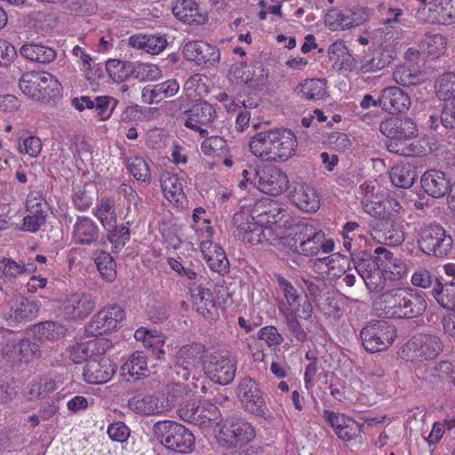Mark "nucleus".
<instances>
[{
	"instance_id": "1",
	"label": "nucleus",
	"mask_w": 455,
	"mask_h": 455,
	"mask_svg": "<svg viewBox=\"0 0 455 455\" xmlns=\"http://www.w3.org/2000/svg\"><path fill=\"white\" fill-rule=\"evenodd\" d=\"M364 211L375 217L373 228L377 237L387 245L398 246L404 241L401 216L402 206L392 197L364 203Z\"/></svg>"
},
{
	"instance_id": "2",
	"label": "nucleus",
	"mask_w": 455,
	"mask_h": 455,
	"mask_svg": "<svg viewBox=\"0 0 455 455\" xmlns=\"http://www.w3.org/2000/svg\"><path fill=\"white\" fill-rule=\"evenodd\" d=\"M155 438L166 449L179 453L191 452L195 446L194 435L181 424L172 420L156 422L153 427Z\"/></svg>"
},
{
	"instance_id": "3",
	"label": "nucleus",
	"mask_w": 455,
	"mask_h": 455,
	"mask_svg": "<svg viewBox=\"0 0 455 455\" xmlns=\"http://www.w3.org/2000/svg\"><path fill=\"white\" fill-rule=\"evenodd\" d=\"M19 86L21 92L36 100L52 99L60 95L61 85L47 72L31 71L22 75Z\"/></svg>"
},
{
	"instance_id": "4",
	"label": "nucleus",
	"mask_w": 455,
	"mask_h": 455,
	"mask_svg": "<svg viewBox=\"0 0 455 455\" xmlns=\"http://www.w3.org/2000/svg\"><path fill=\"white\" fill-rule=\"evenodd\" d=\"M360 337L364 349L373 354L389 347L396 337V330L385 320H375L361 330Z\"/></svg>"
},
{
	"instance_id": "5",
	"label": "nucleus",
	"mask_w": 455,
	"mask_h": 455,
	"mask_svg": "<svg viewBox=\"0 0 455 455\" xmlns=\"http://www.w3.org/2000/svg\"><path fill=\"white\" fill-rule=\"evenodd\" d=\"M205 347L197 342L180 347L174 355L171 370L178 378L187 380L194 374L201 363Z\"/></svg>"
},
{
	"instance_id": "6",
	"label": "nucleus",
	"mask_w": 455,
	"mask_h": 455,
	"mask_svg": "<svg viewBox=\"0 0 455 455\" xmlns=\"http://www.w3.org/2000/svg\"><path fill=\"white\" fill-rule=\"evenodd\" d=\"M233 223L235 226V236L247 242L251 245L268 243L272 234V228L255 220L254 217L245 213H235L233 216Z\"/></svg>"
},
{
	"instance_id": "7",
	"label": "nucleus",
	"mask_w": 455,
	"mask_h": 455,
	"mask_svg": "<svg viewBox=\"0 0 455 455\" xmlns=\"http://www.w3.org/2000/svg\"><path fill=\"white\" fill-rule=\"evenodd\" d=\"M420 250L427 255L443 258L452 250L453 240L440 225L424 228L419 239Z\"/></svg>"
},
{
	"instance_id": "8",
	"label": "nucleus",
	"mask_w": 455,
	"mask_h": 455,
	"mask_svg": "<svg viewBox=\"0 0 455 455\" xmlns=\"http://www.w3.org/2000/svg\"><path fill=\"white\" fill-rule=\"evenodd\" d=\"M254 186L265 194L279 196L289 185V180L284 172L273 165L258 168L253 173Z\"/></svg>"
},
{
	"instance_id": "9",
	"label": "nucleus",
	"mask_w": 455,
	"mask_h": 455,
	"mask_svg": "<svg viewBox=\"0 0 455 455\" xmlns=\"http://www.w3.org/2000/svg\"><path fill=\"white\" fill-rule=\"evenodd\" d=\"M204 371L208 378L220 385L230 384L235 376L236 362L223 353H212L204 363Z\"/></svg>"
},
{
	"instance_id": "10",
	"label": "nucleus",
	"mask_w": 455,
	"mask_h": 455,
	"mask_svg": "<svg viewBox=\"0 0 455 455\" xmlns=\"http://www.w3.org/2000/svg\"><path fill=\"white\" fill-rule=\"evenodd\" d=\"M124 309L116 304L105 307L95 314L88 326L86 332L89 336L98 337L108 331L115 330L124 319Z\"/></svg>"
},
{
	"instance_id": "11",
	"label": "nucleus",
	"mask_w": 455,
	"mask_h": 455,
	"mask_svg": "<svg viewBox=\"0 0 455 455\" xmlns=\"http://www.w3.org/2000/svg\"><path fill=\"white\" fill-rule=\"evenodd\" d=\"M236 395L247 411L257 416L266 414V403L254 379L250 377L242 379L236 387Z\"/></svg>"
},
{
	"instance_id": "12",
	"label": "nucleus",
	"mask_w": 455,
	"mask_h": 455,
	"mask_svg": "<svg viewBox=\"0 0 455 455\" xmlns=\"http://www.w3.org/2000/svg\"><path fill=\"white\" fill-rule=\"evenodd\" d=\"M6 301L8 307L7 319L17 323H25L36 319L38 315L40 304L36 300H30L20 293L13 294Z\"/></svg>"
},
{
	"instance_id": "13",
	"label": "nucleus",
	"mask_w": 455,
	"mask_h": 455,
	"mask_svg": "<svg viewBox=\"0 0 455 455\" xmlns=\"http://www.w3.org/2000/svg\"><path fill=\"white\" fill-rule=\"evenodd\" d=\"M406 297L404 289H392L382 293L375 301V308L379 315L386 318H404Z\"/></svg>"
},
{
	"instance_id": "14",
	"label": "nucleus",
	"mask_w": 455,
	"mask_h": 455,
	"mask_svg": "<svg viewBox=\"0 0 455 455\" xmlns=\"http://www.w3.org/2000/svg\"><path fill=\"white\" fill-rule=\"evenodd\" d=\"M380 132L396 140H409L418 134L416 123L410 117H388L379 124Z\"/></svg>"
},
{
	"instance_id": "15",
	"label": "nucleus",
	"mask_w": 455,
	"mask_h": 455,
	"mask_svg": "<svg viewBox=\"0 0 455 455\" xmlns=\"http://www.w3.org/2000/svg\"><path fill=\"white\" fill-rule=\"evenodd\" d=\"M115 364L106 356L98 355L87 360L83 371L84 381L89 384H103L115 374Z\"/></svg>"
},
{
	"instance_id": "16",
	"label": "nucleus",
	"mask_w": 455,
	"mask_h": 455,
	"mask_svg": "<svg viewBox=\"0 0 455 455\" xmlns=\"http://www.w3.org/2000/svg\"><path fill=\"white\" fill-rule=\"evenodd\" d=\"M96 301L89 293H72L62 304L64 317L69 320H81L88 316L95 308Z\"/></svg>"
},
{
	"instance_id": "17",
	"label": "nucleus",
	"mask_w": 455,
	"mask_h": 455,
	"mask_svg": "<svg viewBox=\"0 0 455 455\" xmlns=\"http://www.w3.org/2000/svg\"><path fill=\"white\" fill-rule=\"evenodd\" d=\"M183 53L188 60L195 61L197 65L212 66L219 62L220 50L202 40L188 42L183 48Z\"/></svg>"
},
{
	"instance_id": "18",
	"label": "nucleus",
	"mask_w": 455,
	"mask_h": 455,
	"mask_svg": "<svg viewBox=\"0 0 455 455\" xmlns=\"http://www.w3.org/2000/svg\"><path fill=\"white\" fill-rule=\"evenodd\" d=\"M271 162L285 161L291 158L297 148L295 134L289 129H274Z\"/></svg>"
},
{
	"instance_id": "19",
	"label": "nucleus",
	"mask_w": 455,
	"mask_h": 455,
	"mask_svg": "<svg viewBox=\"0 0 455 455\" xmlns=\"http://www.w3.org/2000/svg\"><path fill=\"white\" fill-rule=\"evenodd\" d=\"M411 104L408 92L397 86L383 89L379 98V107L390 114L402 113L409 109Z\"/></svg>"
},
{
	"instance_id": "20",
	"label": "nucleus",
	"mask_w": 455,
	"mask_h": 455,
	"mask_svg": "<svg viewBox=\"0 0 455 455\" xmlns=\"http://www.w3.org/2000/svg\"><path fill=\"white\" fill-rule=\"evenodd\" d=\"M292 203L301 211L315 212L319 209V197L314 188L304 182H296L290 193Z\"/></svg>"
},
{
	"instance_id": "21",
	"label": "nucleus",
	"mask_w": 455,
	"mask_h": 455,
	"mask_svg": "<svg viewBox=\"0 0 455 455\" xmlns=\"http://www.w3.org/2000/svg\"><path fill=\"white\" fill-rule=\"evenodd\" d=\"M220 435L227 438L226 442L230 445L236 443H248L255 437L253 427L242 418H233L228 426L223 427Z\"/></svg>"
},
{
	"instance_id": "22",
	"label": "nucleus",
	"mask_w": 455,
	"mask_h": 455,
	"mask_svg": "<svg viewBox=\"0 0 455 455\" xmlns=\"http://www.w3.org/2000/svg\"><path fill=\"white\" fill-rule=\"evenodd\" d=\"M112 347V343L106 339L90 340L85 343H76L68 349L69 358L75 363H81L89 360L93 353L101 354Z\"/></svg>"
},
{
	"instance_id": "23",
	"label": "nucleus",
	"mask_w": 455,
	"mask_h": 455,
	"mask_svg": "<svg viewBox=\"0 0 455 455\" xmlns=\"http://www.w3.org/2000/svg\"><path fill=\"white\" fill-rule=\"evenodd\" d=\"M100 231L97 224L88 217H78L74 225L73 241L76 244L92 245L98 243Z\"/></svg>"
},
{
	"instance_id": "24",
	"label": "nucleus",
	"mask_w": 455,
	"mask_h": 455,
	"mask_svg": "<svg viewBox=\"0 0 455 455\" xmlns=\"http://www.w3.org/2000/svg\"><path fill=\"white\" fill-rule=\"evenodd\" d=\"M185 114L188 116L185 126L189 129H198V125H207L213 122L216 111L213 106L206 101H200L192 106Z\"/></svg>"
},
{
	"instance_id": "25",
	"label": "nucleus",
	"mask_w": 455,
	"mask_h": 455,
	"mask_svg": "<svg viewBox=\"0 0 455 455\" xmlns=\"http://www.w3.org/2000/svg\"><path fill=\"white\" fill-rule=\"evenodd\" d=\"M129 45L147 53L156 55L166 48L167 39L164 35L160 34H138L130 36Z\"/></svg>"
},
{
	"instance_id": "26",
	"label": "nucleus",
	"mask_w": 455,
	"mask_h": 455,
	"mask_svg": "<svg viewBox=\"0 0 455 455\" xmlns=\"http://www.w3.org/2000/svg\"><path fill=\"white\" fill-rule=\"evenodd\" d=\"M180 89L175 79H170L155 85L145 86L142 90V99L148 104L158 103L166 98L174 96Z\"/></svg>"
},
{
	"instance_id": "27",
	"label": "nucleus",
	"mask_w": 455,
	"mask_h": 455,
	"mask_svg": "<svg viewBox=\"0 0 455 455\" xmlns=\"http://www.w3.org/2000/svg\"><path fill=\"white\" fill-rule=\"evenodd\" d=\"M131 410L139 414L154 415L168 410L164 401L152 395H138L129 400Z\"/></svg>"
},
{
	"instance_id": "28",
	"label": "nucleus",
	"mask_w": 455,
	"mask_h": 455,
	"mask_svg": "<svg viewBox=\"0 0 455 455\" xmlns=\"http://www.w3.org/2000/svg\"><path fill=\"white\" fill-rule=\"evenodd\" d=\"M254 212L258 213L257 217L260 223L267 225H282L287 223V220H283L286 217V210L283 208L277 202H269L266 204H257Z\"/></svg>"
},
{
	"instance_id": "29",
	"label": "nucleus",
	"mask_w": 455,
	"mask_h": 455,
	"mask_svg": "<svg viewBox=\"0 0 455 455\" xmlns=\"http://www.w3.org/2000/svg\"><path fill=\"white\" fill-rule=\"evenodd\" d=\"M274 129L261 131L251 137L249 148L251 152L264 161H271Z\"/></svg>"
},
{
	"instance_id": "30",
	"label": "nucleus",
	"mask_w": 455,
	"mask_h": 455,
	"mask_svg": "<svg viewBox=\"0 0 455 455\" xmlns=\"http://www.w3.org/2000/svg\"><path fill=\"white\" fill-rule=\"evenodd\" d=\"M20 52L22 57L31 61L38 63H50L56 59V52L46 45L41 44H23Z\"/></svg>"
},
{
	"instance_id": "31",
	"label": "nucleus",
	"mask_w": 455,
	"mask_h": 455,
	"mask_svg": "<svg viewBox=\"0 0 455 455\" xmlns=\"http://www.w3.org/2000/svg\"><path fill=\"white\" fill-rule=\"evenodd\" d=\"M295 92L302 99L315 100L323 99L326 94L324 79H306L295 88Z\"/></svg>"
},
{
	"instance_id": "32",
	"label": "nucleus",
	"mask_w": 455,
	"mask_h": 455,
	"mask_svg": "<svg viewBox=\"0 0 455 455\" xmlns=\"http://www.w3.org/2000/svg\"><path fill=\"white\" fill-rule=\"evenodd\" d=\"M124 375H130L136 379L146 377L149 371L147 357L142 352L135 351L124 363L121 367Z\"/></svg>"
},
{
	"instance_id": "33",
	"label": "nucleus",
	"mask_w": 455,
	"mask_h": 455,
	"mask_svg": "<svg viewBox=\"0 0 455 455\" xmlns=\"http://www.w3.org/2000/svg\"><path fill=\"white\" fill-rule=\"evenodd\" d=\"M174 16L184 23L200 24L204 20L198 12L197 4L193 0H182L172 8Z\"/></svg>"
},
{
	"instance_id": "34",
	"label": "nucleus",
	"mask_w": 455,
	"mask_h": 455,
	"mask_svg": "<svg viewBox=\"0 0 455 455\" xmlns=\"http://www.w3.org/2000/svg\"><path fill=\"white\" fill-rule=\"evenodd\" d=\"M413 339V343L419 346V356L424 360L434 359L443 350L442 342L437 336L425 334Z\"/></svg>"
},
{
	"instance_id": "35",
	"label": "nucleus",
	"mask_w": 455,
	"mask_h": 455,
	"mask_svg": "<svg viewBox=\"0 0 455 455\" xmlns=\"http://www.w3.org/2000/svg\"><path fill=\"white\" fill-rule=\"evenodd\" d=\"M432 295L442 307L455 311V282H438L432 290Z\"/></svg>"
},
{
	"instance_id": "36",
	"label": "nucleus",
	"mask_w": 455,
	"mask_h": 455,
	"mask_svg": "<svg viewBox=\"0 0 455 455\" xmlns=\"http://www.w3.org/2000/svg\"><path fill=\"white\" fill-rule=\"evenodd\" d=\"M204 259L209 267L220 274L227 272L229 262L227 259L224 250L217 243H211L208 250H202Z\"/></svg>"
},
{
	"instance_id": "37",
	"label": "nucleus",
	"mask_w": 455,
	"mask_h": 455,
	"mask_svg": "<svg viewBox=\"0 0 455 455\" xmlns=\"http://www.w3.org/2000/svg\"><path fill=\"white\" fill-rule=\"evenodd\" d=\"M27 209L29 214L23 219V230L35 233L46 221V211L43 206L34 204V200L27 201Z\"/></svg>"
},
{
	"instance_id": "38",
	"label": "nucleus",
	"mask_w": 455,
	"mask_h": 455,
	"mask_svg": "<svg viewBox=\"0 0 455 455\" xmlns=\"http://www.w3.org/2000/svg\"><path fill=\"white\" fill-rule=\"evenodd\" d=\"M404 297H406L404 318H414L424 314L427 308V301L424 294L413 292L404 289Z\"/></svg>"
},
{
	"instance_id": "39",
	"label": "nucleus",
	"mask_w": 455,
	"mask_h": 455,
	"mask_svg": "<svg viewBox=\"0 0 455 455\" xmlns=\"http://www.w3.org/2000/svg\"><path fill=\"white\" fill-rule=\"evenodd\" d=\"M93 259L102 278L107 282H113L116 276V265L113 257L109 253L100 251L94 252Z\"/></svg>"
},
{
	"instance_id": "40",
	"label": "nucleus",
	"mask_w": 455,
	"mask_h": 455,
	"mask_svg": "<svg viewBox=\"0 0 455 455\" xmlns=\"http://www.w3.org/2000/svg\"><path fill=\"white\" fill-rule=\"evenodd\" d=\"M389 176L395 187L408 188L415 182L417 174L410 165H396L391 168Z\"/></svg>"
},
{
	"instance_id": "41",
	"label": "nucleus",
	"mask_w": 455,
	"mask_h": 455,
	"mask_svg": "<svg viewBox=\"0 0 455 455\" xmlns=\"http://www.w3.org/2000/svg\"><path fill=\"white\" fill-rule=\"evenodd\" d=\"M352 262L363 280L380 266L377 259L366 252L352 254Z\"/></svg>"
},
{
	"instance_id": "42",
	"label": "nucleus",
	"mask_w": 455,
	"mask_h": 455,
	"mask_svg": "<svg viewBox=\"0 0 455 455\" xmlns=\"http://www.w3.org/2000/svg\"><path fill=\"white\" fill-rule=\"evenodd\" d=\"M161 188L166 197L179 200L178 196L183 195L182 184L177 174L165 172L160 178Z\"/></svg>"
},
{
	"instance_id": "43",
	"label": "nucleus",
	"mask_w": 455,
	"mask_h": 455,
	"mask_svg": "<svg viewBox=\"0 0 455 455\" xmlns=\"http://www.w3.org/2000/svg\"><path fill=\"white\" fill-rule=\"evenodd\" d=\"M341 15L342 18L339 23L340 29L357 27L367 21L370 18L369 11L363 8L341 11Z\"/></svg>"
},
{
	"instance_id": "44",
	"label": "nucleus",
	"mask_w": 455,
	"mask_h": 455,
	"mask_svg": "<svg viewBox=\"0 0 455 455\" xmlns=\"http://www.w3.org/2000/svg\"><path fill=\"white\" fill-rule=\"evenodd\" d=\"M106 69L113 80L123 81L134 73L135 67L130 62L108 60L106 62Z\"/></svg>"
},
{
	"instance_id": "45",
	"label": "nucleus",
	"mask_w": 455,
	"mask_h": 455,
	"mask_svg": "<svg viewBox=\"0 0 455 455\" xmlns=\"http://www.w3.org/2000/svg\"><path fill=\"white\" fill-rule=\"evenodd\" d=\"M95 216L105 229L111 228L116 220L114 202L109 198H102L95 210Z\"/></svg>"
},
{
	"instance_id": "46",
	"label": "nucleus",
	"mask_w": 455,
	"mask_h": 455,
	"mask_svg": "<svg viewBox=\"0 0 455 455\" xmlns=\"http://www.w3.org/2000/svg\"><path fill=\"white\" fill-rule=\"evenodd\" d=\"M127 169L132 176L138 180L145 183H149L151 175L149 168L146 161L142 157H132L127 160Z\"/></svg>"
},
{
	"instance_id": "47",
	"label": "nucleus",
	"mask_w": 455,
	"mask_h": 455,
	"mask_svg": "<svg viewBox=\"0 0 455 455\" xmlns=\"http://www.w3.org/2000/svg\"><path fill=\"white\" fill-rule=\"evenodd\" d=\"M249 79L245 83L249 88L260 90L267 81V73L260 62H254L248 66Z\"/></svg>"
},
{
	"instance_id": "48",
	"label": "nucleus",
	"mask_w": 455,
	"mask_h": 455,
	"mask_svg": "<svg viewBox=\"0 0 455 455\" xmlns=\"http://www.w3.org/2000/svg\"><path fill=\"white\" fill-rule=\"evenodd\" d=\"M36 333L39 336L40 339H58L61 336H63L66 332V329L61 324L46 321L40 323L39 324L35 326Z\"/></svg>"
},
{
	"instance_id": "49",
	"label": "nucleus",
	"mask_w": 455,
	"mask_h": 455,
	"mask_svg": "<svg viewBox=\"0 0 455 455\" xmlns=\"http://www.w3.org/2000/svg\"><path fill=\"white\" fill-rule=\"evenodd\" d=\"M435 88L440 99H455V73L447 72L440 76L435 83Z\"/></svg>"
},
{
	"instance_id": "50",
	"label": "nucleus",
	"mask_w": 455,
	"mask_h": 455,
	"mask_svg": "<svg viewBox=\"0 0 455 455\" xmlns=\"http://www.w3.org/2000/svg\"><path fill=\"white\" fill-rule=\"evenodd\" d=\"M423 47L426 48L429 55L437 57L444 53L447 48V39L441 34L429 35L423 41Z\"/></svg>"
},
{
	"instance_id": "51",
	"label": "nucleus",
	"mask_w": 455,
	"mask_h": 455,
	"mask_svg": "<svg viewBox=\"0 0 455 455\" xmlns=\"http://www.w3.org/2000/svg\"><path fill=\"white\" fill-rule=\"evenodd\" d=\"M118 101L109 96H99L93 100V108L101 120L110 117Z\"/></svg>"
},
{
	"instance_id": "52",
	"label": "nucleus",
	"mask_w": 455,
	"mask_h": 455,
	"mask_svg": "<svg viewBox=\"0 0 455 455\" xmlns=\"http://www.w3.org/2000/svg\"><path fill=\"white\" fill-rule=\"evenodd\" d=\"M302 282L313 301L318 303L328 287L326 282L319 277L302 278Z\"/></svg>"
},
{
	"instance_id": "53",
	"label": "nucleus",
	"mask_w": 455,
	"mask_h": 455,
	"mask_svg": "<svg viewBox=\"0 0 455 455\" xmlns=\"http://www.w3.org/2000/svg\"><path fill=\"white\" fill-rule=\"evenodd\" d=\"M108 231V240L114 245L116 249L119 246L123 247L130 240L129 228L124 224L116 226V223Z\"/></svg>"
},
{
	"instance_id": "54",
	"label": "nucleus",
	"mask_w": 455,
	"mask_h": 455,
	"mask_svg": "<svg viewBox=\"0 0 455 455\" xmlns=\"http://www.w3.org/2000/svg\"><path fill=\"white\" fill-rule=\"evenodd\" d=\"M275 280L290 306L295 305L300 301V293L291 282L280 275H275Z\"/></svg>"
},
{
	"instance_id": "55",
	"label": "nucleus",
	"mask_w": 455,
	"mask_h": 455,
	"mask_svg": "<svg viewBox=\"0 0 455 455\" xmlns=\"http://www.w3.org/2000/svg\"><path fill=\"white\" fill-rule=\"evenodd\" d=\"M443 101V110L440 116L442 124L447 129H455V99H441Z\"/></svg>"
},
{
	"instance_id": "56",
	"label": "nucleus",
	"mask_w": 455,
	"mask_h": 455,
	"mask_svg": "<svg viewBox=\"0 0 455 455\" xmlns=\"http://www.w3.org/2000/svg\"><path fill=\"white\" fill-rule=\"evenodd\" d=\"M19 348L22 362L29 361L41 355L39 345L29 339L19 340Z\"/></svg>"
},
{
	"instance_id": "57",
	"label": "nucleus",
	"mask_w": 455,
	"mask_h": 455,
	"mask_svg": "<svg viewBox=\"0 0 455 455\" xmlns=\"http://www.w3.org/2000/svg\"><path fill=\"white\" fill-rule=\"evenodd\" d=\"M323 236H325L324 233L322 230H318L314 237L306 241L301 245H299V254L304 256L316 255L320 251L322 238H323Z\"/></svg>"
},
{
	"instance_id": "58",
	"label": "nucleus",
	"mask_w": 455,
	"mask_h": 455,
	"mask_svg": "<svg viewBox=\"0 0 455 455\" xmlns=\"http://www.w3.org/2000/svg\"><path fill=\"white\" fill-rule=\"evenodd\" d=\"M435 6L439 8V15L443 22H455V0H435Z\"/></svg>"
},
{
	"instance_id": "59",
	"label": "nucleus",
	"mask_w": 455,
	"mask_h": 455,
	"mask_svg": "<svg viewBox=\"0 0 455 455\" xmlns=\"http://www.w3.org/2000/svg\"><path fill=\"white\" fill-rule=\"evenodd\" d=\"M258 339L264 340L269 347L280 345L283 341V336L272 325L261 328L258 332Z\"/></svg>"
},
{
	"instance_id": "60",
	"label": "nucleus",
	"mask_w": 455,
	"mask_h": 455,
	"mask_svg": "<svg viewBox=\"0 0 455 455\" xmlns=\"http://www.w3.org/2000/svg\"><path fill=\"white\" fill-rule=\"evenodd\" d=\"M318 230L319 229L315 228L312 224L308 222H299L296 225L293 235L296 237L299 245H301L306 241L314 237Z\"/></svg>"
},
{
	"instance_id": "61",
	"label": "nucleus",
	"mask_w": 455,
	"mask_h": 455,
	"mask_svg": "<svg viewBox=\"0 0 455 455\" xmlns=\"http://www.w3.org/2000/svg\"><path fill=\"white\" fill-rule=\"evenodd\" d=\"M2 356L12 363H21V356L20 355L19 340L9 339L1 349Z\"/></svg>"
},
{
	"instance_id": "62",
	"label": "nucleus",
	"mask_w": 455,
	"mask_h": 455,
	"mask_svg": "<svg viewBox=\"0 0 455 455\" xmlns=\"http://www.w3.org/2000/svg\"><path fill=\"white\" fill-rule=\"evenodd\" d=\"M248 66L245 62L232 65L228 71L229 80L236 84L248 83Z\"/></svg>"
},
{
	"instance_id": "63",
	"label": "nucleus",
	"mask_w": 455,
	"mask_h": 455,
	"mask_svg": "<svg viewBox=\"0 0 455 455\" xmlns=\"http://www.w3.org/2000/svg\"><path fill=\"white\" fill-rule=\"evenodd\" d=\"M42 143L39 138L30 136L22 140L19 144V150L21 154H27L30 156L36 157L41 152Z\"/></svg>"
},
{
	"instance_id": "64",
	"label": "nucleus",
	"mask_w": 455,
	"mask_h": 455,
	"mask_svg": "<svg viewBox=\"0 0 455 455\" xmlns=\"http://www.w3.org/2000/svg\"><path fill=\"white\" fill-rule=\"evenodd\" d=\"M136 78L140 80H156L160 76L161 71L153 64L140 63L135 68Z\"/></svg>"
}]
</instances>
